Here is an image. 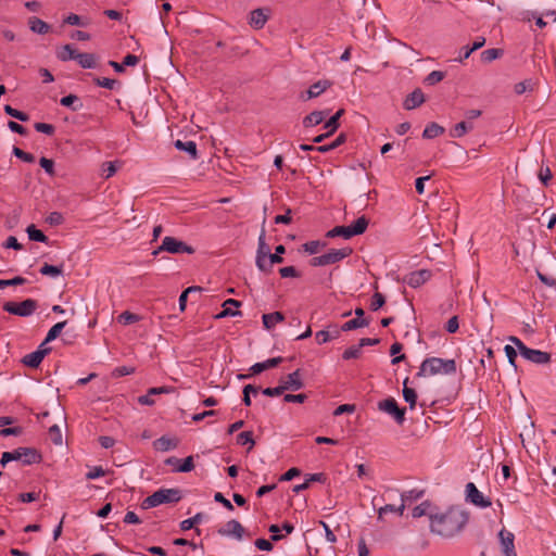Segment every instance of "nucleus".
Instances as JSON below:
<instances>
[{
    "label": "nucleus",
    "instance_id": "19",
    "mask_svg": "<svg viewBox=\"0 0 556 556\" xmlns=\"http://www.w3.org/2000/svg\"><path fill=\"white\" fill-rule=\"evenodd\" d=\"M23 465L39 464L42 460L40 452L35 447H22Z\"/></svg>",
    "mask_w": 556,
    "mask_h": 556
},
{
    "label": "nucleus",
    "instance_id": "52",
    "mask_svg": "<svg viewBox=\"0 0 556 556\" xmlns=\"http://www.w3.org/2000/svg\"><path fill=\"white\" fill-rule=\"evenodd\" d=\"M202 518H203V514L202 513H198L192 518H189V519H186V520L181 521L180 522L181 530H184V531L190 530L191 528L194 527V525L199 523L202 520Z\"/></svg>",
    "mask_w": 556,
    "mask_h": 556
},
{
    "label": "nucleus",
    "instance_id": "12",
    "mask_svg": "<svg viewBox=\"0 0 556 556\" xmlns=\"http://www.w3.org/2000/svg\"><path fill=\"white\" fill-rule=\"evenodd\" d=\"M431 278V271L428 269H419L412 271L405 276L404 282L412 288H418Z\"/></svg>",
    "mask_w": 556,
    "mask_h": 556
},
{
    "label": "nucleus",
    "instance_id": "16",
    "mask_svg": "<svg viewBox=\"0 0 556 556\" xmlns=\"http://www.w3.org/2000/svg\"><path fill=\"white\" fill-rule=\"evenodd\" d=\"M218 533L222 535H232L241 540L244 534V528L238 520L231 519L226 522L225 529H220Z\"/></svg>",
    "mask_w": 556,
    "mask_h": 556
},
{
    "label": "nucleus",
    "instance_id": "49",
    "mask_svg": "<svg viewBox=\"0 0 556 556\" xmlns=\"http://www.w3.org/2000/svg\"><path fill=\"white\" fill-rule=\"evenodd\" d=\"M4 112L21 122H27L29 119V116L26 113L18 111L9 104L4 105Z\"/></svg>",
    "mask_w": 556,
    "mask_h": 556
},
{
    "label": "nucleus",
    "instance_id": "57",
    "mask_svg": "<svg viewBox=\"0 0 556 556\" xmlns=\"http://www.w3.org/2000/svg\"><path fill=\"white\" fill-rule=\"evenodd\" d=\"M504 351L507 356L509 365L513 366L514 369L516 370L517 369V365H516L517 350L514 346L507 344V345H505Z\"/></svg>",
    "mask_w": 556,
    "mask_h": 556
},
{
    "label": "nucleus",
    "instance_id": "41",
    "mask_svg": "<svg viewBox=\"0 0 556 556\" xmlns=\"http://www.w3.org/2000/svg\"><path fill=\"white\" fill-rule=\"evenodd\" d=\"M237 444H239V445L249 444L248 452H250L255 445V441L253 439V433L251 431L240 432L237 435Z\"/></svg>",
    "mask_w": 556,
    "mask_h": 556
},
{
    "label": "nucleus",
    "instance_id": "58",
    "mask_svg": "<svg viewBox=\"0 0 556 556\" xmlns=\"http://www.w3.org/2000/svg\"><path fill=\"white\" fill-rule=\"evenodd\" d=\"M362 353V348L358 345H353L344 351L342 354L343 359H352L358 358Z\"/></svg>",
    "mask_w": 556,
    "mask_h": 556
},
{
    "label": "nucleus",
    "instance_id": "14",
    "mask_svg": "<svg viewBox=\"0 0 556 556\" xmlns=\"http://www.w3.org/2000/svg\"><path fill=\"white\" fill-rule=\"evenodd\" d=\"M521 356L525 357L527 361L539 365L548 364L552 357L551 354L547 352L530 348H527Z\"/></svg>",
    "mask_w": 556,
    "mask_h": 556
},
{
    "label": "nucleus",
    "instance_id": "33",
    "mask_svg": "<svg viewBox=\"0 0 556 556\" xmlns=\"http://www.w3.org/2000/svg\"><path fill=\"white\" fill-rule=\"evenodd\" d=\"M404 498H405V494H402V503L397 507L392 504H387V505L380 507L378 509V519L382 520L383 515L388 514V513H396L400 516L403 515V511L405 509Z\"/></svg>",
    "mask_w": 556,
    "mask_h": 556
},
{
    "label": "nucleus",
    "instance_id": "32",
    "mask_svg": "<svg viewBox=\"0 0 556 556\" xmlns=\"http://www.w3.org/2000/svg\"><path fill=\"white\" fill-rule=\"evenodd\" d=\"M175 148L181 151H186L193 160L198 157L197 143L194 141L176 140Z\"/></svg>",
    "mask_w": 556,
    "mask_h": 556
},
{
    "label": "nucleus",
    "instance_id": "38",
    "mask_svg": "<svg viewBox=\"0 0 556 556\" xmlns=\"http://www.w3.org/2000/svg\"><path fill=\"white\" fill-rule=\"evenodd\" d=\"M78 52L73 48L72 45L63 46L62 50L58 52L56 56L59 60L66 62L70 60H76Z\"/></svg>",
    "mask_w": 556,
    "mask_h": 556
},
{
    "label": "nucleus",
    "instance_id": "23",
    "mask_svg": "<svg viewBox=\"0 0 556 556\" xmlns=\"http://www.w3.org/2000/svg\"><path fill=\"white\" fill-rule=\"evenodd\" d=\"M286 252V248L282 244H279L275 249V253H270L268 258L266 260L265 266L268 267L267 274L273 270L274 264H281L283 262V257L281 256Z\"/></svg>",
    "mask_w": 556,
    "mask_h": 556
},
{
    "label": "nucleus",
    "instance_id": "35",
    "mask_svg": "<svg viewBox=\"0 0 556 556\" xmlns=\"http://www.w3.org/2000/svg\"><path fill=\"white\" fill-rule=\"evenodd\" d=\"M445 129L441 125L432 122L428 124L422 132V137L425 139H433L442 134H444Z\"/></svg>",
    "mask_w": 556,
    "mask_h": 556
},
{
    "label": "nucleus",
    "instance_id": "53",
    "mask_svg": "<svg viewBox=\"0 0 556 556\" xmlns=\"http://www.w3.org/2000/svg\"><path fill=\"white\" fill-rule=\"evenodd\" d=\"M94 84L99 87H103V88H106V89H114L116 85H118V81L116 79H111V78H100V77H96L93 79Z\"/></svg>",
    "mask_w": 556,
    "mask_h": 556
},
{
    "label": "nucleus",
    "instance_id": "28",
    "mask_svg": "<svg viewBox=\"0 0 556 556\" xmlns=\"http://www.w3.org/2000/svg\"><path fill=\"white\" fill-rule=\"evenodd\" d=\"M97 55L94 53H79L77 54L76 61L83 68H96L97 67Z\"/></svg>",
    "mask_w": 556,
    "mask_h": 556
},
{
    "label": "nucleus",
    "instance_id": "43",
    "mask_svg": "<svg viewBox=\"0 0 556 556\" xmlns=\"http://www.w3.org/2000/svg\"><path fill=\"white\" fill-rule=\"evenodd\" d=\"M326 245H327V243L324 241L313 240V241L305 242L302 245V248L304 249L305 252H307L309 254H316L321 249H324Z\"/></svg>",
    "mask_w": 556,
    "mask_h": 556
},
{
    "label": "nucleus",
    "instance_id": "22",
    "mask_svg": "<svg viewBox=\"0 0 556 556\" xmlns=\"http://www.w3.org/2000/svg\"><path fill=\"white\" fill-rule=\"evenodd\" d=\"M227 305H231V306H235V307H240L241 306V302L238 301V300H235V299L226 300L224 302V304H223L224 309L215 316L216 319H222V318H225V317H228V316H240L242 314L240 311L229 309L227 307Z\"/></svg>",
    "mask_w": 556,
    "mask_h": 556
},
{
    "label": "nucleus",
    "instance_id": "60",
    "mask_svg": "<svg viewBox=\"0 0 556 556\" xmlns=\"http://www.w3.org/2000/svg\"><path fill=\"white\" fill-rule=\"evenodd\" d=\"M34 128L38 132H42L48 136H52L55 131V127L52 124H47V123H35Z\"/></svg>",
    "mask_w": 556,
    "mask_h": 556
},
{
    "label": "nucleus",
    "instance_id": "25",
    "mask_svg": "<svg viewBox=\"0 0 556 556\" xmlns=\"http://www.w3.org/2000/svg\"><path fill=\"white\" fill-rule=\"evenodd\" d=\"M332 85H333V81H331L329 79L318 80L308 88V97L317 98L323 92H325L327 89H329Z\"/></svg>",
    "mask_w": 556,
    "mask_h": 556
},
{
    "label": "nucleus",
    "instance_id": "8",
    "mask_svg": "<svg viewBox=\"0 0 556 556\" xmlns=\"http://www.w3.org/2000/svg\"><path fill=\"white\" fill-rule=\"evenodd\" d=\"M378 408L391 415L399 425H402L405 421V408H400L397 402L393 397L380 401L378 403Z\"/></svg>",
    "mask_w": 556,
    "mask_h": 556
},
{
    "label": "nucleus",
    "instance_id": "62",
    "mask_svg": "<svg viewBox=\"0 0 556 556\" xmlns=\"http://www.w3.org/2000/svg\"><path fill=\"white\" fill-rule=\"evenodd\" d=\"M194 468L193 457L188 456L184 459L182 464L179 465L175 471L177 472H189Z\"/></svg>",
    "mask_w": 556,
    "mask_h": 556
},
{
    "label": "nucleus",
    "instance_id": "24",
    "mask_svg": "<svg viewBox=\"0 0 556 556\" xmlns=\"http://www.w3.org/2000/svg\"><path fill=\"white\" fill-rule=\"evenodd\" d=\"M327 113L328 111H313L303 118V126L305 128H309L320 124L325 119Z\"/></svg>",
    "mask_w": 556,
    "mask_h": 556
},
{
    "label": "nucleus",
    "instance_id": "13",
    "mask_svg": "<svg viewBox=\"0 0 556 556\" xmlns=\"http://www.w3.org/2000/svg\"><path fill=\"white\" fill-rule=\"evenodd\" d=\"M498 539L505 556H517L514 545L515 536L511 532L502 529L498 533Z\"/></svg>",
    "mask_w": 556,
    "mask_h": 556
},
{
    "label": "nucleus",
    "instance_id": "7",
    "mask_svg": "<svg viewBox=\"0 0 556 556\" xmlns=\"http://www.w3.org/2000/svg\"><path fill=\"white\" fill-rule=\"evenodd\" d=\"M38 307V303L36 300L26 299L20 303L16 302H5L3 304V311L20 316V317H28L35 313Z\"/></svg>",
    "mask_w": 556,
    "mask_h": 556
},
{
    "label": "nucleus",
    "instance_id": "9",
    "mask_svg": "<svg viewBox=\"0 0 556 556\" xmlns=\"http://www.w3.org/2000/svg\"><path fill=\"white\" fill-rule=\"evenodd\" d=\"M269 254H270V248L265 241V229L262 228V231L258 237L255 264H256L257 268L265 274H267V269H268V267L265 266V263H266V260L268 258Z\"/></svg>",
    "mask_w": 556,
    "mask_h": 556
},
{
    "label": "nucleus",
    "instance_id": "46",
    "mask_svg": "<svg viewBox=\"0 0 556 556\" xmlns=\"http://www.w3.org/2000/svg\"><path fill=\"white\" fill-rule=\"evenodd\" d=\"M502 54H503V50H501V49H496V48L488 49L481 53V60H482V62L489 63V62H492V61L498 59Z\"/></svg>",
    "mask_w": 556,
    "mask_h": 556
},
{
    "label": "nucleus",
    "instance_id": "40",
    "mask_svg": "<svg viewBox=\"0 0 556 556\" xmlns=\"http://www.w3.org/2000/svg\"><path fill=\"white\" fill-rule=\"evenodd\" d=\"M340 331L341 330L337 329L336 327L331 333L327 330H320V331L316 332L315 339L318 344H324V343L330 341L331 339L338 338L340 336Z\"/></svg>",
    "mask_w": 556,
    "mask_h": 556
},
{
    "label": "nucleus",
    "instance_id": "21",
    "mask_svg": "<svg viewBox=\"0 0 556 556\" xmlns=\"http://www.w3.org/2000/svg\"><path fill=\"white\" fill-rule=\"evenodd\" d=\"M28 26L33 33L39 34V35H46L50 31V25L46 23L45 21L40 20L39 17L31 16L28 20Z\"/></svg>",
    "mask_w": 556,
    "mask_h": 556
},
{
    "label": "nucleus",
    "instance_id": "59",
    "mask_svg": "<svg viewBox=\"0 0 556 556\" xmlns=\"http://www.w3.org/2000/svg\"><path fill=\"white\" fill-rule=\"evenodd\" d=\"M49 435L54 444H62V433L58 425H53L49 428Z\"/></svg>",
    "mask_w": 556,
    "mask_h": 556
},
{
    "label": "nucleus",
    "instance_id": "30",
    "mask_svg": "<svg viewBox=\"0 0 556 556\" xmlns=\"http://www.w3.org/2000/svg\"><path fill=\"white\" fill-rule=\"evenodd\" d=\"M434 508L432 507V504L429 501H425L421 504L417 505L412 510V516L414 518H420L422 516H428L430 518L431 514H435Z\"/></svg>",
    "mask_w": 556,
    "mask_h": 556
},
{
    "label": "nucleus",
    "instance_id": "36",
    "mask_svg": "<svg viewBox=\"0 0 556 556\" xmlns=\"http://www.w3.org/2000/svg\"><path fill=\"white\" fill-rule=\"evenodd\" d=\"M408 378L403 382V397L409 404V408L414 409L417 401V393L414 389L407 387Z\"/></svg>",
    "mask_w": 556,
    "mask_h": 556
},
{
    "label": "nucleus",
    "instance_id": "17",
    "mask_svg": "<svg viewBox=\"0 0 556 556\" xmlns=\"http://www.w3.org/2000/svg\"><path fill=\"white\" fill-rule=\"evenodd\" d=\"M425 102V96L421 89L416 88L413 92H410L406 99L404 100V109L405 110H414L420 106Z\"/></svg>",
    "mask_w": 556,
    "mask_h": 556
},
{
    "label": "nucleus",
    "instance_id": "34",
    "mask_svg": "<svg viewBox=\"0 0 556 556\" xmlns=\"http://www.w3.org/2000/svg\"><path fill=\"white\" fill-rule=\"evenodd\" d=\"M473 129V125L468 122H459L457 123L453 129L450 130V136L452 138H460L465 136L468 131H471Z\"/></svg>",
    "mask_w": 556,
    "mask_h": 556
},
{
    "label": "nucleus",
    "instance_id": "20",
    "mask_svg": "<svg viewBox=\"0 0 556 556\" xmlns=\"http://www.w3.org/2000/svg\"><path fill=\"white\" fill-rule=\"evenodd\" d=\"M283 358L281 356L269 358L262 363H256L251 367L252 375H258L264 370L277 367L281 364Z\"/></svg>",
    "mask_w": 556,
    "mask_h": 556
},
{
    "label": "nucleus",
    "instance_id": "51",
    "mask_svg": "<svg viewBox=\"0 0 556 556\" xmlns=\"http://www.w3.org/2000/svg\"><path fill=\"white\" fill-rule=\"evenodd\" d=\"M445 77V73L441 71H433L431 72L424 80L426 85L433 86L441 80H443Z\"/></svg>",
    "mask_w": 556,
    "mask_h": 556
},
{
    "label": "nucleus",
    "instance_id": "15",
    "mask_svg": "<svg viewBox=\"0 0 556 556\" xmlns=\"http://www.w3.org/2000/svg\"><path fill=\"white\" fill-rule=\"evenodd\" d=\"M269 10L258 8L250 12L249 24L254 29H262L269 18L267 14Z\"/></svg>",
    "mask_w": 556,
    "mask_h": 556
},
{
    "label": "nucleus",
    "instance_id": "18",
    "mask_svg": "<svg viewBox=\"0 0 556 556\" xmlns=\"http://www.w3.org/2000/svg\"><path fill=\"white\" fill-rule=\"evenodd\" d=\"M174 391V388L172 387H157V388H150L148 390V393L144 395H141L138 397V402L141 405H153L154 400L151 397L152 394H167Z\"/></svg>",
    "mask_w": 556,
    "mask_h": 556
},
{
    "label": "nucleus",
    "instance_id": "44",
    "mask_svg": "<svg viewBox=\"0 0 556 556\" xmlns=\"http://www.w3.org/2000/svg\"><path fill=\"white\" fill-rule=\"evenodd\" d=\"M200 291H202V288L198 287V286L188 287L186 290L182 291V293L179 296V308L181 312H184L186 309L188 295L190 293L200 292Z\"/></svg>",
    "mask_w": 556,
    "mask_h": 556
},
{
    "label": "nucleus",
    "instance_id": "11",
    "mask_svg": "<svg viewBox=\"0 0 556 556\" xmlns=\"http://www.w3.org/2000/svg\"><path fill=\"white\" fill-rule=\"evenodd\" d=\"M280 386L286 391H298L304 387L302 374L300 369L287 375L280 379Z\"/></svg>",
    "mask_w": 556,
    "mask_h": 556
},
{
    "label": "nucleus",
    "instance_id": "39",
    "mask_svg": "<svg viewBox=\"0 0 556 556\" xmlns=\"http://www.w3.org/2000/svg\"><path fill=\"white\" fill-rule=\"evenodd\" d=\"M29 240L47 243L48 237L39 229L36 228L35 225H29L26 229Z\"/></svg>",
    "mask_w": 556,
    "mask_h": 556
},
{
    "label": "nucleus",
    "instance_id": "42",
    "mask_svg": "<svg viewBox=\"0 0 556 556\" xmlns=\"http://www.w3.org/2000/svg\"><path fill=\"white\" fill-rule=\"evenodd\" d=\"M344 114V110L340 109L337 113L331 116L325 124V128L329 130V134H333L339 128V119Z\"/></svg>",
    "mask_w": 556,
    "mask_h": 556
},
{
    "label": "nucleus",
    "instance_id": "2",
    "mask_svg": "<svg viewBox=\"0 0 556 556\" xmlns=\"http://www.w3.org/2000/svg\"><path fill=\"white\" fill-rule=\"evenodd\" d=\"M457 370L456 362L454 359H442L439 357L426 358L417 372L418 377L433 376L438 374L453 375Z\"/></svg>",
    "mask_w": 556,
    "mask_h": 556
},
{
    "label": "nucleus",
    "instance_id": "63",
    "mask_svg": "<svg viewBox=\"0 0 556 556\" xmlns=\"http://www.w3.org/2000/svg\"><path fill=\"white\" fill-rule=\"evenodd\" d=\"M135 372V368L134 367H128V366H119V367H116L113 371H112V376L114 378H121V377H124V376H128V375H131Z\"/></svg>",
    "mask_w": 556,
    "mask_h": 556
},
{
    "label": "nucleus",
    "instance_id": "54",
    "mask_svg": "<svg viewBox=\"0 0 556 556\" xmlns=\"http://www.w3.org/2000/svg\"><path fill=\"white\" fill-rule=\"evenodd\" d=\"M12 153L20 160L26 163L35 162V156L31 153L25 152L17 147H13Z\"/></svg>",
    "mask_w": 556,
    "mask_h": 556
},
{
    "label": "nucleus",
    "instance_id": "31",
    "mask_svg": "<svg viewBox=\"0 0 556 556\" xmlns=\"http://www.w3.org/2000/svg\"><path fill=\"white\" fill-rule=\"evenodd\" d=\"M60 104L70 108L72 111L77 112L83 109V103L76 94H68L60 100Z\"/></svg>",
    "mask_w": 556,
    "mask_h": 556
},
{
    "label": "nucleus",
    "instance_id": "10",
    "mask_svg": "<svg viewBox=\"0 0 556 556\" xmlns=\"http://www.w3.org/2000/svg\"><path fill=\"white\" fill-rule=\"evenodd\" d=\"M466 500L472 503L473 505L478 507H489L491 506V501L489 498H485L482 493L477 489L475 483L468 482L466 484Z\"/></svg>",
    "mask_w": 556,
    "mask_h": 556
},
{
    "label": "nucleus",
    "instance_id": "48",
    "mask_svg": "<svg viewBox=\"0 0 556 556\" xmlns=\"http://www.w3.org/2000/svg\"><path fill=\"white\" fill-rule=\"evenodd\" d=\"M141 317L139 315L131 313L129 311H125L118 316V323L123 325H130L139 321Z\"/></svg>",
    "mask_w": 556,
    "mask_h": 556
},
{
    "label": "nucleus",
    "instance_id": "50",
    "mask_svg": "<svg viewBox=\"0 0 556 556\" xmlns=\"http://www.w3.org/2000/svg\"><path fill=\"white\" fill-rule=\"evenodd\" d=\"M402 349H403V345H402L401 343H399V342H395V343H393V344L391 345V348H390V354H391L392 356H394V357L392 358V361H391V363H392L393 365L399 364V363H401V362H403V361L405 359V355H404V354L396 356V354H399V353L402 351Z\"/></svg>",
    "mask_w": 556,
    "mask_h": 556
},
{
    "label": "nucleus",
    "instance_id": "6",
    "mask_svg": "<svg viewBox=\"0 0 556 556\" xmlns=\"http://www.w3.org/2000/svg\"><path fill=\"white\" fill-rule=\"evenodd\" d=\"M353 250L351 248H342V249H332L329 252L319 255L314 256L309 261V265L313 267H319V266H327L331 264H336L343 258L350 256L352 254Z\"/></svg>",
    "mask_w": 556,
    "mask_h": 556
},
{
    "label": "nucleus",
    "instance_id": "1",
    "mask_svg": "<svg viewBox=\"0 0 556 556\" xmlns=\"http://www.w3.org/2000/svg\"><path fill=\"white\" fill-rule=\"evenodd\" d=\"M469 519L468 513L457 507H451L444 513L430 516V532L444 539H450L462 532Z\"/></svg>",
    "mask_w": 556,
    "mask_h": 556
},
{
    "label": "nucleus",
    "instance_id": "5",
    "mask_svg": "<svg viewBox=\"0 0 556 556\" xmlns=\"http://www.w3.org/2000/svg\"><path fill=\"white\" fill-rule=\"evenodd\" d=\"M161 252H168L170 254H193L195 250L188 245L186 242L176 239L175 237H165L162 241V244L152 252V255L156 256Z\"/></svg>",
    "mask_w": 556,
    "mask_h": 556
},
{
    "label": "nucleus",
    "instance_id": "45",
    "mask_svg": "<svg viewBox=\"0 0 556 556\" xmlns=\"http://www.w3.org/2000/svg\"><path fill=\"white\" fill-rule=\"evenodd\" d=\"M66 323L67 321L64 320V321L56 323L54 326H52L47 333L46 342H51L54 339H56L60 336L63 328L66 326Z\"/></svg>",
    "mask_w": 556,
    "mask_h": 556
},
{
    "label": "nucleus",
    "instance_id": "4",
    "mask_svg": "<svg viewBox=\"0 0 556 556\" xmlns=\"http://www.w3.org/2000/svg\"><path fill=\"white\" fill-rule=\"evenodd\" d=\"M369 225V219L363 215L358 217L352 225L350 226H336L334 228L327 231V238H336L343 237L344 239H350L354 236L363 235Z\"/></svg>",
    "mask_w": 556,
    "mask_h": 556
},
{
    "label": "nucleus",
    "instance_id": "61",
    "mask_svg": "<svg viewBox=\"0 0 556 556\" xmlns=\"http://www.w3.org/2000/svg\"><path fill=\"white\" fill-rule=\"evenodd\" d=\"M46 222L50 226H59L63 224L64 217L60 212H52L47 216Z\"/></svg>",
    "mask_w": 556,
    "mask_h": 556
},
{
    "label": "nucleus",
    "instance_id": "64",
    "mask_svg": "<svg viewBox=\"0 0 556 556\" xmlns=\"http://www.w3.org/2000/svg\"><path fill=\"white\" fill-rule=\"evenodd\" d=\"M279 274H280V276L282 278H289V277L296 278V277H300V273L296 270V268L294 266L281 267L279 269Z\"/></svg>",
    "mask_w": 556,
    "mask_h": 556
},
{
    "label": "nucleus",
    "instance_id": "55",
    "mask_svg": "<svg viewBox=\"0 0 556 556\" xmlns=\"http://www.w3.org/2000/svg\"><path fill=\"white\" fill-rule=\"evenodd\" d=\"M26 279L21 276H16L12 279H0V289L4 287H13V286H21L26 283Z\"/></svg>",
    "mask_w": 556,
    "mask_h": 556
},
{
    "label": "nucleus",
    "instance_id": "56",
    "mask_svg": "<svg viewBox=\"0 0 556 556\" xmlns=\"http://www.w3.org/2000/svg\"><path fill=\"white\" fill-rule=\"evenodd\" d=\"M386 303V296L382 293L376 292L371 298L370 309L378 311Z\"/></svg>",
    "mask_w": 556,
    "mask_h": 556
},
{
    "label": "nucleus",
    "instance_id": "26",
    "mask_svg": "<svg viewBox=\"0 0 556 556\" xmlns=\"http://www.w3.org/2000/svg\"><path fill=\"white\" fill-rule=\"evenodd\" d=\"M45 357V351H35L25 355L22 363L30 368H37Z\"/></svg>",
    "mask_w": 556,
    "mask_h": 556
},
{
    "label": "nucleus",
    "instance_id": "47",
    "mask_svg": "<svg viewBox=\"0 0 556 556\" xmlns=\"http://www.w3.org/2000/svg\"><path fill=\"white\" fill-rule=\"evenodd\" d=\"M62 265L60 266H55V265H50L48 263H45L41 268H40V274L41 275H45V276H59L62 274Z\"/></svg>",
    "mask_w": 556,
    "mask_h": 556
},
{
    "label": "nucleus",
    "instance_id": "27",
    "mask_svg": "<svg viewBox=\"0 0 556 556\" xmlns=\"http://www.w3.org/2000/svg\"><path fill=\"white\" fill-rule=\"evenodd\" d=\"M178 445V441L176 439H169L165 435L159 438L153 442V446L157 451L167 452L169 450L176 448Z\"/></svg>",
    "mask_w": 556,
    "mask_h": 556
},
{
    "label": "nucleus",
    "instance_id": "29",
    "mask_svg": "<svg viewBox=\"0 0 556 556\" xmlns=\"http://www.w3.org/2000/svg\"><path fill=\"white\" fill-rule=\"evenodd\" d=\"M263 325L267 330H270L275 327L276 324L285 320V315L281 312H274L264 314L262 316Z\"/></svg>",
    "mask_w": 556,
    "mask_h": 556
},
{
    "label": "nucleus",
    "instance_id": "37",
    "mask_svg": "<svg viewBox=\"0 0 556 556\" xmlns=\"http://www.w3.org/2000/svg\"><path fill=\"white\" fill-rule=\"evenodd\" d=\"M368 325H369V319H367V318H354V319H351V320L344 323L341 326V331H350L353 329L367 327Z\"/></svg>",
    "mask_w": 556,
    "mask_h": 556
},
{
    "label": "nucleus",
    "instance_id": "3",
    "mask_svg": "<svg viewBox=\"0 0 556 556\" xmlns=\"http://www.w3.org/2000/svg\"><path fill=\"white\" fill-rule=\"evenodd\" d=\"M181 497L179 489H160L142 501L141 508L149 509L161 504L177 503Z\"/></svg>",
    "mask_w": 556,
    "mask_h": 556
}]
</instances>
